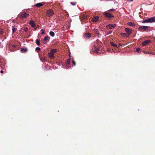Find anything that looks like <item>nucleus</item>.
I'll return each instance as SVG.
<instances>
[{
    "label": "nucleus",
    "mask_w": 155,
    "mask_h": 155,
    "mask_svg": "<svg viewBox=\"0 0 155 155\" xmlns=\"http://www.w3.org/2000/svg\"><path fill=\"white\" fill-rule=\"evenodd\" d=\"M40 60L42 62H45L46 61V58L45 56L42 57L40 58Z\"/></svg>",
    "instance_id": "13"
},
{
    "label": "nucleus",
    "mask_w": 155,
    "mask_h": 155,
    "mask_svg": "<svg viewBox=\"0 0 155 155\" xmlns=\"http://www.w3.org/2000/svg\"><path fill=\"white\" fill-rule=\"evenodd\" d=\"M150 42V40H147L144 41L142 43V45L143 46H145L146 45L149 44Z\"/></svg>",
    "instance_id": "8"
},
{
    "label": "nucleus",
    "mask_w": 155,
    "mask_h": 155,
    "mask_svg": "<svg viewBox=\"0 0 155 155\" xmlns=\"http://www.w3.org/2000/svg\"><path fill=\"white\" fill-rule=\"evenodd\" d=\"M12 47L13 48H15V46L14 45H13Z\"/></svg>",
    "instance_id": "35"
},
{
    "label": "nucleus",
    "mask_w": 155,
    "mask_h": 155,
    "mask_svg": "<svg viewBox=\"0 0 155 155\" xmlns=\"http://www.w3.org/2000/svg\"><path fill=\"white\" fill-rule=\"evenodd\" d=\"M148 27L145 26H140L139 27L138 29L139 30L141 31L142 30H146L147 29Z\"/></svg>",
    "instance_id": "3"
},
{
    "label": "nucleus",
    "mask_w": 155,
    "mask_h": 155,
    "mask_svg": "<svg viewBox=\"0 0 155 155\" xmlns=\"http://www.w3.org/2000/svg\"><path fill=\"white\" fill-rule=\"evenodd\" d=\"M49 34L50 35H51V36L53 37L55 35L54 33V32L52 31H51L50 32Z\"/></svg>",
    "instance_id": "19"
},
{
    "label": "nucleus",
    "mask_w": 155,
    "mask_h": 155,
    "mask_svg": "<svg viewBox=\"0 0 155 155\" xmlns=\"http://www.w3.org/2000/svg\"><path fill=\"white\" fill-rule=\"evenodd\" d=\"M128 0V1H130L131 2H132L133 1V0Z\"/></svg>",
    "instance_id": "36"
},
{
    "label": "nucleus",
    "mask_w": 155,
    "mask_h": 155,
    "mask_svg": "<svg viewBox=\"0 0 155 155\" xmlns=\"http://www.w3.org/2000/svg\"><path fill=\"white\" fill-rule=\"evenodd\" d=\"M147 54H153L152 53H150L148 52H147Z\"/></svg>",
    "instance_id": "34"
},
{
    "label": "nucleus",
    "mask_w": 155,
    "mask_h": 155,
    "mask_svg": "<svg viewBox=\"0 0 155 155\" xmlns=\"http://www.w3.org/2000/svg\"><path fill=\"white\" fill-rule=\"evenodd\" d=\"M16 30H17V28H12V31H13V33Z\"/></svg>",
    "instance_id": "26"
},
{
    "label": "nucleus",
    "mask_w": 155,
    "mask_h": 155,
    "mask_svg": "<svg viewBox=\"0 0 155 155\" xmlns=\"http://www.w3.org/2000/svg\"><path fill=\"white\" fill-rule=\"evenodd\" d=\"M115 10V9H109V11H114Z\"/></svg>",
    "instance_id": "32"
},
{
    "label": "nucleus",
    "mask_w": 155,
    "mask_h": 155,
    "mask_svg": "<svg viewBox=\"0 0 155 155\" xmlns=\"http://www.w3.org/2000/svg\"><path fill=\"white\" fill-rule=\"evenodd\" d=\"M121 35L122 36H126L127 37H128V36L127 35V34H126V33H121Z\"/></svg>",
    "instance_id": "24"
},
{
    "label": "nucleus",
    "mask_w": 155,
    "mask_h": 155,
    "mask_svg": "<svg viewBox=\"0 0 155 155\" xmlns=\"http://www.w3.org/2000/svg\"><path fill=\"white\" fill-rule=\"evenodd\" d=\"M66 65L67 66H69L70 63V61L69 59H68L66 62Z\"/></svg>",
    "instance_id": "23"
},
{
    "label": "nucleus",
    "mask_w": 155,
    "mask_h": 155,
    "mask_svg": "<svg viewBox=\"0 0 155 155\" xmlns=\"http://www.w3.org/2000/svg\"><path fill=\"white\" fill-rule=\"evenodd\" d=\"M30 24L31 25V26L32 27H34L35 26L34 22L33 21H31L30 22Z\"/></svg>",
    "instance_id": "15"
},
{
    "label": "nucleus",
    "mask_w": 155,
    "mask_h": 155,
    "mask_svg": "<svg viewBox=\"0 0 155 155\" xmlns=\"http://www.w3.org/2000/svg\"><path fill=\"white\" fill-rule=\"evenodd\" d=\"M155 22V16L151 17L143 21L142 22V23H150Z\"/></svg>",
    "instance_id": "1"
},
{
    "label": "nucleus",
    "mask_w": 155,
    "mask_h": 155,
    "mask_svg": "<svg viewBox=\"0 0 155 155\" xmlns=\"http://www.w3.org/2000/svg\"><path fill=\"white\" fill-rule=\"evenodd\" d=\"M116 25V24H109L106 26V28H107L111 29L112 28L115 27Z\"/></svg>",
    "instance_id": "6"
},
{
    "label": "nucleus",
    "mask_w": 155,
    "mask_h": 155,
    "mask_svg": "<svg viewBox=\"0 0 155 155\" xmlns=\"http://www.w3.org/2000/svg\"><path fill=\"white\" fill-rule=\"evenodd\" d=\"M28 15V14L26 13H24L21 15H20V18H26Z\"/></svg>",
    "instance_id": "9"
},
{
    "label": "nucleus",
    "mask_w": 155,
    "mask_h": 155,
    "mask_svg": "<svg viewBox=\"0 0 155 155\" xmlns=\"http://www.w3.org/2000/svg\"><path fill=\"white\" fill-rule=\"evenodd\" d=\"M48 55L50 58L53 59L54 58V55L51 52L48 53Z\"/></svg>",
    "instance_id": "12"
},
{
    "label": "nucleus",
    "mask_w": 155,
    "mask_h": 155,
    "mask_svg": "<svg viewBox=\"0 0 155 155\" xmlns=\"http://www.w3.org/2000/svg\"><path fill=\"white\" fill-rule=\"evenodd\" d=\"M27 49L26 48H22L21 49V51L22 52H25L27 51Z\"/></svg>",
    "instance_id": "21"
},
{
    "label": "nucleus",
    "mask_w": 155,
    "mask_h": 155,
    "mask_svg": "<svg viewBox=\"0 0 155 155\" xmlns=\"http://www.w3.org/2000/svg\"><path fill=\"white\" fill-rule=\"evenodd\" d=\"M49 39H50V38L49 37V36H46L44 38L43 40L44 41H48L49 40Z\"/></svg>",
    "instance_id": "17"
},
{
    "label": "nucleus",
    "mask_w": 155,
    "mask_h": 155,
    "mask_svg": "<svg viewBox=\"0 0 155 155\" xmlns=\"http://www.w3.org/2000/svg\"><path fill=\"white\" fill-rule=\"evenodd\" d=\"M3 72V71L2 70H1L0 71V73H2Z\"/></svg>",
    "instance_id": "33"
},
{
    "label": "nucleus",
    "mask_w": 155,
    "mask_h": 155,
    "mask_svg": "<svg viewBox=\"0 0 155 155\" xmlns=\"http://www.w3.org/2000/svg\"><path fill=\"white\" fill-rule=\"evenodd\" d=\"M56 49H52L50 51V52L53 54L56 52Z\"/></svg>",
    "instance_id": "20"
},
{
    "label": "nucleus",
    "mask_w": 155,
    "mask_h": 155,
    "mask_svg": "<svg viewBox=\"0 0 155 155\" xmlns=\"http://www.w3.org/2000/svg\"><path fill=\"white\" fill-rule=\"evenodd\" d=\"M54 14L53 11L52 9H49L47 11L46 15L49 17L52 16Z\"/></svg>",
    "instance_id": "2"
},
{
    "label": "nucleus",
    "mask_w": 155,
    "mask_h": 155,
    "mask_svg": "<svg viewBox=\"0 0 155 155\" xmlns=\"http://www.w3.org/2000/svg\"><path fill=\"white\" fill-rule=\"evenodd\" d=\"M40 39H36V40L35 43L38 46L40 45Z\"/></svg>",
    "instance_id": "18"
},
{
    "label": "nucleus",
    "mask_w": 155,
    "mask_h": 155,
    "mask_svg": "<svg viewBox=\"0 0 155 155\" xmlns=\"http://www.w3.org/2000/svg\"><path fill=\"white\" fill-rule=\"evenodd\" d=\"M35 50L37 51V52H38L40 51V48L39 47H37L35 48Z\"/></svg>",
    "instance_id": "25"
},
{
    "label": "nucleus",
    "mask_w": 155,
    "mask_h": 155,
    "mask_svg": "<svg viewBox=\"0 0 155 155\" xmlns=\"http://www.w3.org/2000/svg\"><path fill=\"white\" fill-rule=\"evenodd\" d=\"M99 48L97 47L96 45L94 46V47L92 48V51L94 52L95 53H97L99 52Z\"/></svg>",
    "instance_id": "4"
},
{
    "label": "nucleus",
    "mask_w": 155,
    "mask_h": 155,
    "mask_svg": "<svg viewBox=\"0 0 155 155\" xmlns=\"http://www.w3.org/2000/svg\"><path fill=\"white\" fill-rule=\"evenodd\" d=\"M91 37V35L89 33H87L85 34L84 35V38L87 39H89Z\"/></svg>",
    "instance_id": "11"
},
{
    "label": "nucleus",
    "mask_w": 155,
    "mask_h": 155,
    "mask_svg": "<svg viewBox=\"0 0 155 155\" xmlns=\"http://www.w3.org/2000/svg\"><path fill=\"white\" fill-rule=\"evenodd\" d=\"M95 30L96 31H97V29H95Z\"/></svg>",
    "instance_id": "37"
},
{
    "label": "nucleus",
    "mask_w": 155,
    "mask_h": 155,
    "mask_svg": "<svg viewBox=\"0 0 155 155\" xmlns=\"http://www.w3.org/2000/svg\"><path fill=\"white\" fill-rule=\"evenodd\" d=\"M71 4L72 5H76V2H71Z\"/></svg>",
    "instance_id": "28"
},
{
    "label": "nucleus",
    "mask_w": 155,
    "mask_h": 155,
    "mask_svg": "<svg viewBox=\"0 0 155 155\" xmlns=\"http://www.w3.org/2000/svg\"><path fill=\"white\" fill-rule=\"evenodd\" d=\"M72 63L73 64V65L74 66L75 65V62L74 61H73Z\"/></svg>",
    "instance_id": "31"
},
{
    "label": "nucleus",
    "mask_w": 155,
    "mask_h": 155,
    "mask_svg": "<svg viewBox=\"0 0 155 155\" xmlns=\"http://www.w3.org/2000/svg\"><path fill=\"white\" fill-rule=\"evenodd\" d=\"M127 25H128L132 27L134 26L135 25L134 24V23L131 22H128L127 23Z\"/></svg>",
    "instance_id": "16"
},
{
    "label": "nucleus",
    "mask_w": 155,
    "mask_h": 155,
    "mask_svg": "<svg viewBox=\"0 0 155 155\" xmlns=\"http://www.w3.org/2000/svg\"><path fill=\"white\" fill-rule=\"evenodd\" d=\"M125 31L127 33V34L130 35L132 32V30L128 28H126L125 29Z\"/></svg>",
    "instance_id": "7"
},
{
    "label": "nucleus",
    "mask_w": 155,
    "mask_h": 155,
    "mask_svg": "<svg viewBox=\"0 0 155 155\" xmlns=\"http://www.w3.org/2000/svg\"><path fill=\"white\" fill-rule=\"evenodd\" d=\"M110 44L111 45L113 46L116 48H118V47L117 46V45L114 43L113 42H110Z\"/></svg>",
    "instance_id": "22"
},
{
    "label": "nucleus",
    "mask_w": 155,
    "mask_h": 155,
    "mask_svg": "<svg viewBox=\"0 0 155 155\" xmlns=\"http://www.w3.org/2000/svg\"><path fill=\"white\" fill-rule=\"evenodd\" d=\"M105 15L106 17L109 18L114 17V16L111 14L107 12L105 13Z\"/></svg>",
    "instance_id": "5"
},
{
    "label": "nucleus",
    "mask_w": 155,
    "mask_h": 155,
    "mask_svg": "<svg viewBox=\"0 0 155 155\" xmlns=\"http://www.w3.org/2000/svg\"><path fill=\"white\" fill-rule=\"evenodd\" d=\"M41 34L42 35H43V34H45V31H44L43 29H42L41 30Z\"/></svg>",
    "instance_id": "27"
},
{
    "label": "nucleus",
    "mask_w": 155,
    "mask_h": 155,
    "mask_svg": "<svg viewBox=\"0 0 155 155\" xmlns=\"http://www.w3.org/2000/svg\"><path fill=\"white\" fill-rule=\"evenodd\" d=\"M99 18V17L98 16H95L92 19V21L93 22H95L97 21Z\"/></svg>",
    "instance_id": "14"
},
{
    "label": "nucleus",
    "mask_w": 155,
    "mask_h": 155,
    "mask_svg": "<svg viewBox=\"0 0 155 155\" xmlns=\"http://www.w3.org/2000/svg\"><path fill=\"white\" fill-rule=\"evenodd\" d=\"M44 4V3H38L36 4L35 6L37 8H39L43 6Z\"/></svg>",
    "instance_id": "10"
},
{
    "label": "nucleus",
    "mask_w": 155,
    "mask_h": 155,
    "mask_svg": "<svg viewBox=\"0 0 155 155\" xmlns=\"http://www.w3.org/2000/svg\"><path fill=\"white\" fill-rule=\"evenodd\" d=\"M140 50V48H137L136 49V51L137 52H139V51Z\"/></svg>",
    "instance_id": "29"
},
{
    "label": "nucleus",
    "mask_w": 155,
    "mask_h": 155,
    "mask_svg": "<svg viewBox=\"0 0 155 155\" xmlns=\"http://www.w3.org/2000/svg\"><path fill=\"white\" fill-rule=\"evenodd\" d=\"M112 32V31H110L109 32L107 33V35H108L110 34Z\"/></svg>",
    "instance_id": "30"
}]
</instances>
